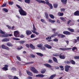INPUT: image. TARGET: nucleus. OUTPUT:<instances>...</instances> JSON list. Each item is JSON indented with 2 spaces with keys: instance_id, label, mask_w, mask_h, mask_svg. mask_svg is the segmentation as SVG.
I'll return each instance as SVG.
<instances>
[{
  "instance_id": "1",
  "label": "nucleus",
  "mask_w": 79,
  "mask_h": 79,
  "mask_svg": "<svg viewBox=\"0 0 79 79\" xmlns=\"http://www.w3.org/2000/svg\"><path fill=\"white\" fill-rule=\"evenodd\" d=\"M16 6L18 8H19L20 9L19 10V11L21 16H26L27 15V13L22 9L21 7L18 4H16Z\"/></svg>"
},
{
  "instance_id": "2",
  "label": "nucleus",
  "mask_w": 79,
  "mask_h": 79,
  "mask_svg": "<svg viewBox=\"0 0 79 79\" xmlns=\"http://www.w3.org/2000/svg\"><path fill=\"white\" fill-rule=\"evenodd\" d=\"M36 2H39V3H44V4H47L49 5L51 9H52L53 8V6H52V5L50 4V2H48V0H45V2L44 1H42L41 0H35Z\"/></svg>"
},
{
  "instance_id": "3",
  "label": "nucleus",
  "mask_w": 79,
  "mask_h": 79,
  "mask_svg": "<svg viewBox=\"0 0 79 79\" xmlns=\"http://www.w3.org/2000/svg\"><path fill=\"white\" fill-rule=\"evenodd\" d=\"M44 47L42 46V47L40 48V49L42 50H46L45 48H47L48 49H51L52 48V46L48 44H45Z\"/></svg>"
},
{
  "instance_id": "4",
  "label": "nucleus",
  "mask_w": 79,
  "mask_h": 79,
  "mask_svg": "<svg viewBox=\"0 0 79 79\" xmlns=\"http://www.w3.org/2000/svg\"><path fill=\"white\" fill-rule=\"evenodd\" d=\"M71 68V66H69L68 65H66L65 66V71L66 72H68V71H71V70H72V69L70 68ZM69 68L70 69H69Z\"/></svg>"
},
{
  "instance_id": "5",
  "label": "nucleus",
  "mask_w": 79,
  "mask_h": 79,
  "mask_svg": "<svg viewBox=\"0 0 79 79\" xmlns=\"http://www.w3.org/2000/svg\"><path fill=\"white\" fill-rule=\"evenodd\" d=\"M30 70L33 72L34 73H35L36 74H37V73H39L38 71L34 67H31L30 68Z\"/></svg>"
},
{
  "instance_id": "6",
  "label": "nucleus",
  "mask_w": 79,
  "mask_h": 79,
  "mask_svg": "<svg viewBox=\"0 0 79 79\" xmlns=\"http://www.w3.org/2000/svg\"><path fill=\"white\" fill-rule=\"evenodd\" d=\"M14 34L15 37H19V33L18 31H15L14 32Z\"/></svg>"
},
{
  "instance_id": "7",
  "label": "nucleus",
  "mask_w": 79,
  "mask_h": 79,
  "mask_svg": "<svg viewBox=\"0 0 79 79\" xmlns=\"http://www.w3.org/2000/svg\"><path fill=\"white\" fill-rule=\"evenodd\" d=\"M2 48L3 49H5V50H6L9 51L10 50V48H8L7 46H6L4 44H2L1 46Z\"/></svg>"
},
{
  "instance_id": "8",
  "label": "nucleus",
  "mask_w": 79,
  "mask_h": 79,
  "mask_svg": "<svg viewBox=\"0 0 79 79\" xmlns=\"http://www.w3.org/2000/svg\"><path fill=\"white\" fill-rule=\"evenodd\" d=\"M60 50H61L63 51H66V50H71V48H59Z\"/></svg>"
},
{
  "instance_id": "9",
  "label": "nucleus",
  "mask_w": 79,
  "mask_h": 79,
  "mask_svg": "<svg viewBox=\"0 0 79 79\" xmlns=\"http://www.w3.org/2000/svg\"><path fill=\"white\" fill-rule=\"evenodd\" d=\"M44 76H45V75H44L43 74H39L35 76V77L40 78L44 77Z\"/></svg>"
},
{
  "instance_id": "10",
  "label": "nucleus",
  "mask_w": 79,
  "mask_h": 79,
  "mask_svg": "<svg viewBox=\"0 0 79 79\" xmlns=\"http://www.w3.org/2000/svg\"><path fill=\"white\" fill-rule=\"evenodd\" d=\"M26 71H27V74L29 76H33V74H32V73L31 72L27 70Z\"/></svg>"
},
{
  "instance_id": "11",
  "label": "nucleus",
  "mask_w": 79,
  "mask_h": 79,
  "mask_svg": "<svg viewBox=\"0 0 79 79\" xmlns=\"http://www.w3.org/2000/svg\"><path fill=\"white\" fill-rule=\"evenodd\" d=\"M63 33L65 35H71V33L68 31H63Z\"/></svg>"
},
{
  "instance_id": "12",
  "label": "nucleus",
  "mask_w": 79,
  "mask_h": 79,
  "mask_svg": "<svg viewBox=\"0 0 79 79\" xmlns=\"http://www.w3.org/2000/svg\"><path fill=\"white\" fill-rule=\"evenodd\" d=\"M2 42H8L10 41V39L8 38H6L2 39Z\"/></svg>"
},
{
  "instance_id": "13",
  "label": "nucleus",
  "mask_w": 79,
  "mask_h": 79,
  "mask_svg": "<svg viewBox=\"0 0 79 79\" xmlns=\"http://www.w3.org/2000/svg\"><path fill=\"white\" fill-rule=\"evenodd\" d=\"M44 66H46V67H47V68H52V66L50 64H44Z\"/></svg>"
},
{
  "instance_id": "14",
  "label": "nucleus",
  "mask_w": 79,
  "mask_h": 79,
  "mask_svg": "<svg viewBox=\"0 0 79 79\" xmlns=\"http://www.w3.org/2000/svg\"><path fill=\"white\" fill-rule=\"evenodd\" d=\"M30 47L31 48H32V50H35V46H34L33 45H32V44H30Z\"/></svg>"
},
{
  "instance_id": "15",
  "label": "nucleus",
  "mask_w": 79,
  "mask_h": 79,
  "mask_svg": "<svg viewBox=\"0 0 79 79\" xmlns=\"http://www.w3.org/2000/svg\"><path fill=\"white\" fill-rule=\"evenodd\" d=\"M26 33L27 35H31V34H32V32H31V31L30 30H27L26 31Z\"/></svg>"
},
{
  "instance_id": "16",
  "label": "nucleus",
  "mask_w": 79,
  "mask_h": 79,
  "mask_svg": "<svg viewBox=\"0 0 79 79\" xmlns=\"http://www.w3.org/2000/svg\"><path fill=\"white\" fill-rule=\"evenodd\" d=\"M74 15L75 16H79V11L78 10H77L75 11L74 13Z\"/></svg>"
},
{
  "instance_id": "17",
  "label": "nucleus",
  "mask_w": 79,
  "mask_h": 79,
  "mask_svg": "<svg viewBox=\"0 0 79 79\" xmlns=\"http://www.w3.org/2000/svg\"><path fill=\"white\" fill-rule=\"evenodd\" d=\"M67 0H61V2L64 5H66L67 4Z\"/></svg>"
},
{
  "instance_id": "18",
  "label": "nucleus",
  "mask_w": 79,
  "mask_h": 79,
  "mask_svg": "<svg viewBox=\"0 0 79 79\" xmlns=\"http://www.w3.org/2000/svg\"><path fill=\"white\" fill-rule=\"evenodd\" d=\"M56 76V74H53L50 76V77L48 79H53L54 77H55Z\"/></svg>"
},
{
  "instance_id": "19",
  "label": "nucleus",
  "mask_w": 79,
  "mask_h": 79,
  "mask_svg": "<svg viewBox=\"0 0 79 79\" xmlns=\"http://www.w3.org/2000/svg\"><path fill=\"white\" fill-rule=\"evenodd\" d=\"M6 45L7 46H8L9 47H13V45L11 43H10V42H8L6 43Z\"/></svg>"
},
{
  "instance_id": "20",
  "label": "nucleus",
  "mask_w": 79,
  "mask_h": 79,
  "mask_svg": "<svg viewBox=\"0 0 79 79\" xmlns=\"http://www.w3.org/2000/svg\"><path fill=\"white\" fill-rule=\"evenodd\" d=\"M58 15L59 16H63L64 15V13H61L60 12H59L58 13Z\"/></svg>"
},
{
  "instance_id": "21",
  "label": "nucleus",
  "mask_w": 79,
  "mask_h": 79,
  "mask_svg": "<svg viewBox=\"0 0 79 79\" xmlns=\"http://www.w3.org/2000/svg\"><path fill=\"white\" fill-rule=\"evenodd\" d=\"M61 54L59 55V57L60 59H65V56H62Z\"/></svg>"
},
{
  "instance_id": "22",
  "label": "nucleus",
  "mask_w": 79,
  "mask_h": 79,
  "mask_svg": "<svg viewBox=\"0 0 79 79\" xmlns=\"http://www.w3.org/2000/svg\"><path fill=\"white\" fill-rule=\"evenodd\" d=\"M53 60L54 61V62H55V63H58V60H57V59L55 57H53Z\"/></svg>"
},
{
  "instance_id": "23",
  "label": "nucleus",
  "mask_w": 79,
  "mask_h": 79,
  "mask_svg": "<svg viewBox=\"0 0 79 79\" xmlns=\"http://www.w3.org/2000/svg\"><path fill=\"white\" fill-rule=\"evenodd\" d=\"M49 22H50V23H55V20H52L51 19H49Z\"/></svg>"
},
{
  "instance_id": "24",
  "label": "nucleus",
  "mask_w": 79,
  "mask_h": 79,
  "mask_svg": "<svg viewBox=\"0 0 79 79\" xmlns=\"http://www.w3.org/2000/svg\"><path fill=\"white\" fill-rule=\"evenodd\" d=\"M60 19L62 21H64L65 22L66 21V20L65 19L64 17H60Z\"/></svg>"
},
{
  "instance_id": "25",
  "label": "nucleus",
  "mask_w": 79,
  "mask_h": 79,
  "mask_svg": "<svg viewBox=\"0 0 79 79\" xmlns=\"http://www.w3.org/2000/svg\"><path fill=\"white\" fill-rule=\"evenodd\" d=\"M68 29L69 30V31H70V32H74V30L73 29H70V28H68Z\"/></svg>"
},
{
  "instance_id": "26",
  "label": "nucleus",
  "mask_w": 79,
  "mask_h": 79,
  "mask_svg": "<svg viewBox=\"0 0 79 79\" xmlns=\"http://www.w3.org/2000/svg\"><path fill=\"white\" fill-rule=\"evenodd\" d=\"M70 63L72 64H76V62L74 60H70Z\"/></svg>"
},
{
  "instance_id": "27",
  "label": "nucleus",
  "mask_w": 79,
  "mask_h": 79,
  "mask_svg": "<svg viewBox=\"0 0 79 79\" xmlns=\"http://www.w3.org/2000/svg\"><path fill=\"white\" fill-rule=\"evenodd\" d=\"M19 42L20 44H23L24 43H25V41L24 40H19Z\"/></svg>"
},
{
  "instance_id": "28",
  "label": "nucleus",
  "mask_w": 79,
  "mask_h": 79,
  "mask_svg": "<svg viewBox=\"0 0 79 79\" xmlns=\"http://www.w3.org/2000/svg\"><path fill=\"white\" fill-rule=\"evenodd\" d=\"M2 69L3 71H8V68H6V67H3L2 68Z\"/></svg>"
},
{
  "instance_id": "29",
  "label": "nucleus",
  "mask_w": 79,
  "mask_h": 79,
  "mask_svg": "<svg viewBox=\"0 0 79 79\" xmlns=\"http://www.w3.org/2000/svg\"><path fill=\"white\" fill-rule=\"evenodd\" d=\"M8 37V34H4L2 36V37Z\"/></svg>"
},
{
  "instance_id": "30",
  "label": "nucleus",
  "mask_w": 79,
  "mask_h": 79,
  "mask_svg": "<svg viewBox=\"0 0 79 79\" xmlns=\"http://www.w3.org/2000/svg\"><path fill=\"white\" fill-rule=\"evenodd\" d=\"M36 54L38 55H39V56H44V55H43L42 54L39 53V52H37L36 53Z\"/></svg>"
},
{
  "instance_id": "31",
  "label": "nucleus",
  "mask_w": 79,
  "mask_h": 79,
  "mask_svg": "<svg viewBox=\"0 0 79 79\" xmlns=\"http://www.w3.org/2000/svg\"><path fill=\"white\" fill-rule=\"evenodd\" d=\"M53 56H59L60 55L59 54L56 53V54H53L52 55Z\"/></svg>"
},
{
  "instance_id": "32",
  "label": "nucleus",
  "mask_w": 79,
  "mask_h": 79,
  "mask_svg": "<svg viewBox=\"0 0 79 79\" xmlns=\"http://www.w3.org/2000/svg\"><path fill=\"white\" fill-rule=\"evenodd\" d=\"M30 2L31 1L30 0H24V2H25V3H28V4L30 3Z\"/></svg>"
},
{
  "instance_id": "33",
  "label": "nucleus",
  "mask_w": 79,
  "mask_h": 79,
  "mask_svg": "<svg viewBox=\"0 0 79 79\" xmlns=\"http://www.w3.org/2000/svg\"><path fill=\"white\" fill-rule=\"evenodd\" d=\"M49 15L50 17L51 18H52V19H54V18H55V16H54L53 15L50 14Z\"/></svg>"
},
{
  "instance_id": "34",
  "label": "nucleus",
  "mask_w": 79,
  "mask_h": 79,
  "mask_svg": "<svg viewBox=\"0 0 79 79\" xmlns=\"http://www.w3.org/2000/svg\"><path fill=\"white\" fill-rule=\"evenodd\" d=\"M45 72H46V69H44L43 70L41 71V73H42V74H44V73H45Z\"/></svg>"
},
{
  "instance_id": "35",
  "label": "nucleus",
  "mask_w": 79,
  "mask_h": 79,
  "mask_svg": "<svg viewBox=\"0 0 79 79\" xmlns=\"http://www.w3.org/2000/svg\"><path fill=\"white\" fill-rule=\"evenodd\" d=\"M64 67H63V66H62V65H60L59 66V68H60L61 70V71H64V69L63 68Z\"/></svg>"
},
{
  "instance_id": "36",
  "label": "nucleus",
  "mask_w": 79,
  "mask_h": 79,
  "mask_svg": "<svg viewBox=\"0 0 79 79\" xmlns=\"http://www.w3.org/2000/svg\"><path fill=\"white\" fill-rule=\"evenodd\" d=\"M32 32H33V33H34V34H36L37 35H38L39 34V33L38 32H37V31H33V30L32 31Z\"/></svg>"
},
{
  "instance_id": "37",
  "label": "nucleus",
  "mask_w": 79,
  "mask_h": 79,
  "mask_svg": "<svg viewBox=\"0 0 79 79\" xmlns=\"http://www.w3.org/2000/svg\"><path fill=\"white\" fill-rule=\"evenodd\" d=\"M2 10H3L4 11H5V12H6V13H7V12L8 11V9L6 8H3Z\"/></svg>"
},
{
  "instance_id": "38",
  "label": "nucleus",
  "mask_w": 79,
  "mask_h": 79,
  "mask_svg": "<svg viewBox=\"0 0 79 79\" xmlns=\"http://www.w3.org/2000/svg\"><path fill=\"white\" fill-rule=\"evenodd\" d=\"M74 50H76V51H77V48L76 47H73L72 48L73 51H74Z\"/></svg>"
},
{
  "instance_id": "39",
  "label": "nucleus",
  "mask_w": 79,
  "mask_h": 79,
  "mask_svg": "<svg viewBox=\"0 0 79 79\" xmlns=\"http://www.w3.org/2000/svg\"><path fill=\"white\" fill-rule=\"evenodd\" d=\"M45 15L46 17V18H47V19H48V14H47V12H45Z\"/></svg>"
},
{
  "instance_id": "40",
  "label": "nucleus",
  "mask_w": 79,
  "mask_h": 79,
  "mask_svg": "<svg viewBox=\"0 0 79 79\" xmlns=\"http://www.w3.org/2000/svg\"><path fill=\"white\" fill-rule=\"evenodd\" d=\"M73 42L74 44H76L77 42V40L76 39H74L73 40Z\"/></svg>"
},
{
  "instance_id": "41",
  "label": "nucleus",
  "mask_w": 79,
  "mask_h": 79,
  "mask_svg": "<svg viewBox=\"0 0 79 79\" xmlns=\"http://www.w3.org/2000/svg\"><path fill=\"white\" fill-rule=\"evenodd\" d=\"M74 59H75L76 60H79V56H74Z\"/></svg>"
},
{
  "instance_id": "42",
  "label": "nucleus",
  "mask_w": 79,
  "mask_h": 79,
  "mask_svg": "<svg viewBox=\"0 0 79 79\" xmlns=\"http://www.w3.org/2000/svg\"><path fill=\"white\" fill-rule=\"evenodd\" d=\"M48 63H53V61H52V60L49 59L48 60Z\"/></svg>"
},
{
  "instance_id": "43",
  "label": "nucleus",
  "mask_w": 79,
  "mask_h": 79,
  "mask_svg": "<svg viewBox=\"0 0 79 79\" xmlns=\"http://www.w3.org/2000/svg\"><path fill=\"white\" fill-rule=\"evenodd\" d=\"M54 8H56L58 7V4H54Z\"/></svg>"
},
{
  "instance_id": "44",
  "label": "nucleus",
  "mask_w": 79,
  "mask_h": 79,
  "mask_svg": "<svg viewBox=\"0 0 79 79\" xmlns=\"http://www.w3.org/2000/svg\"><path fill=\"white\" fill-rule=\"evenodd\" d=\"M33 31H36V28H35V26H34V25L33 24Z\"/></svg>"
},
{
  "instance_id": "45",
  "label": "nucleus",
  "mask_w": 79,
  "mask_h": 79,
  "mask_svg": "<svg viewBox=\"0 0 79 79\" xmlns=\"http://www.w3.org/2000/svg\"><path fill=\"white\" fill-rule=\"evenodd\" d=\"M13 40H20V39L19 38H13Z\"/></svg>"
},
{
  "instance_id": "46",
  "label": "nucleus",
  "mask_w": 79,
  "mask_h": 79,
  "mask_svg": "<svg viewBox=\"0 0 79 79\" xmlns=\"http://www.w3.org/2000/svg\"><path fill=\"white\" fill-rule=\"evenodd\" d=\"M0 33L2 34H5V32L2 30H0Z\"/></svg>"
},
{
  "instance_id": "47",
  "label": "nucleus",
  "mask_w": 79,
  "mask_h": 79,
  "mask_svg": "<svg viewBox=\"0 0 79 79\" xmlns=\"http://www.w3.org/2000/svg\"><path fill=\"white\" fill-rule=\"evenodd\" d=\"M8 77L9 79H13V77L11 75H8Z\"/></svg>"
},
{
  "instance_id": "48",
  "label": "nucleus",
  "mask_w": 79,
  "mask_h": 79,
  "mask_svg": "<svg viewBox=\"0 0 79 79\" xmlns=\"http://www.w3.org/2000/svg\"><path fill=\"white\" fill-rule=\"evenodd\" d=\"M19 37H20V38H24V36L23 34H21L19 36Z\"/></svg>"
},
{
  "instance_id": "49",
  "label": "nucleus",
  "mask_w": 79,
  "mask_h": 79,
  "mask_svg": "<svg viewBox=\"0 0 79 79\" xmlns=\"http://www.w3.org/2000/svg\"><path fill=\"white\" fill-rule=\"evenodd\" d=\"M53 40L54 42H58V39L57 38H55Z\"/></svg>"
},
{
  "instance_id": "50",
  "label": "nucleus",
  "mask_w": 79,
  "mask_h": 79,
  "mask_svg": "<svg viewBox=\"0 0 79 79\" xmlns=\"http://www.w3.org/2000/svg\"><path fill=\"white\" fill-rule=\"evenodd\" d=\"M42 46H43V45L41 44L37 45L38 47H40L41 48L42 47Z\"/></svg>"
},
{
  "instance_id": "51",
  "label": "nucleus",
  "mask_w": 79,
  "mask_h": 79,
  "mask_svg": "<svg viewBox=\"0 0 79 79\" xmlns=\"http://www.w3.org/2000/svg\"><path fill=\"white\" fill-rule=\"evenodd\" d=\"M6 5V3H4L2 6L1 7H4V6H5Z\"/></svg>"
},
{
  "instance_id": "52",
  "label": "nucleus",
  "mask_w": 79,
  "mask_h": 79,
  "mask_svg": "<svg viewBox=\"0 0 79 79\" xmlns=\"http://www.w3.org/2000/svg\"><path fill=\"white\" fill-rule=\"evenodd\" d=\"M56 34H54L53 35H51V37L52 38L54 37H55L56 36Z\"/></svg>"
},
{
  "instance_id": "53",
  "label": "nucleus",
  "mask_w": 79,
  "mask_h": 79,
  "mask_svg": "<svg viewBox=\"0 0 79 79\" xmlns=\"http://www.w3.org/2000/svg\"><path fill=\"white\" fill-rule=\"evenodd\" d=\"M13 3H14V2H9V4L11 5H13Z\"/></svg>"
},
{
  "instance_id": "54",
  "label": "nucleus",
  "mask_w": 79,
  "mask_h": 79,
  "mask_svg": "<svg viewBox=\"0 0 79 79\" xmlns=\"http://www.w3.org/2000/svg\"><path fill=\"white\" fill-rule=\"evenodd\" d=\"M18 60H19V61H21V58L19 57L18 56H16Z\"/></svg>"
},
{
  "instance_id": "55",
  "label": "nucleus",
  "mask_w": 79,
  "mask_h": 79,
  "mask_svg": "<svg viewBox=\"0 0 79 79\" xmlns=\"http://www.w3.org/2000/svg\"><path fill=\"white\" fill-rule=\"evenodd\" d=\"M66 37L65 35L61 34V38H64V37Z\"/></svg>"
},
{
  "instance_id": "56",
  "label": "nucleus",
  "mask_w": 79,
  "mask_h": 79,
  "mask_svg": "<svg viewBox=\"0 0 79 79\" xmlns=\"http://www.w3.org/2000/svg\"><path fill=\"white\" fill-rule=\"evenodd\" d=\"M30 57L35 58V55H34V54H31L30 55Z\"/></svg>"
},
{
  "instance_id": "57",
  "label": "nucleus",
  "mask_w": 79,
  "mask_h": 79,
  "mask_svg": "<svg viewBox=\"0 0 79 79\" xmlns=\"http://www.w3.org/2000/svg\"><path fill=\"white\" fill-rule=\"evenodd\" d=\"M11 70L13 71H16V69L15 68L13 67L12 68Z\"/></svg>"
},
{
  "instance_id": "58",
  "label": "nucleus",
  "mask_w": 79,
  "mask_h": 79,
  "mask_svg": "<svg viewBox=\"0 0 79 79\" xmlns=\"http://www.w3.org/2000/svg\"><path fill=\"white\" fill-rule=\"evenodd\" d=\"M35 37V36L33 34L31 35V38H34V37Z\"/></svg>"
},
{
  "instance_id": "59",
  "label": "nucleus",
  "mask_w": 79,
  "mask_h": 79,
  "mask_svg": "<svg viewBox=\"0 0 79 79\" xmlns=\"http://www.w3.org/2000/svg\"><path fill=\"white\" fill-rule=\"evenodd\" d=\"M6 26L7 27H8V29H11V27L10 26L8 25H7Z\"/></svg>"
},
{
  "instance_id": "60",
  "label": "nucleus",
  "mask_w": 79,
  "mask_h": 79,
  "mask_svg": "<svg viewBox=\"0 0 79 79\" xmlns=\"http://www.w3.org/2000/svg\"><path fill=\"white\" fill-rule=\"evenodd\" d=\"M51 39H52V37H48L46 38V40Z\"/></svg>"
},
{
  "instance_id": "61",
  "label": "nucleus",
  "mask_w": 79,
  "mask_h": 79,
  "mask_svg": "<svg viewBox=\"0 0 79 79\" xmlns=\"http://www.w3.org/2000/svg\"><path fill=\"white\" fill-rule=\"evenodd\" d=\"M23 48V47L22 46H21L20 48H18L17 49L18 50H21Z\"/></svg>"
},
{
  "instance_id": "62",
  "label": "nucleus",
  "mask_w": 79,
  "mask_h": 79,
  "mask_svg": "<svg viewBox=\"0 0 79 79\" xmlns=\"http://www.w3.org/2000/svg\"><path fill=\"white\" fill-rule=\"evenodd\" d=\"M57 36L60 38V37H61V34H58Z\"/></svg>"
},
{
  "instance_id": "63",
  "label": "nucleus",
  "mask_w": 79,
  "mask_h": 79,
  "mask_svg": "<svg viewBox=\"0 0 79 79\" xmlns=\"http://www.w3.org/2000/svg\"><path fill=\"white\" fill-rule=\"evenodd\" d=\"M26 47H27V48H29L30 47V46H29V44H26Z\"/></svg>"
},
{
  "instance_id": "64",
  "label": "nucleus",
  "mask_w": 79,
  "mask_h": 79,
  "mask_svg": "<svg viewBox=\"0 0 79 79\" xmlns=\"http://www.w3.org/2000/svg\"><path fill=\"white\" fill-rule=\"evenodd\" d=\"M27 79H32V77L29 76L27 77Z\"/></svg>"
}]
</instances>
